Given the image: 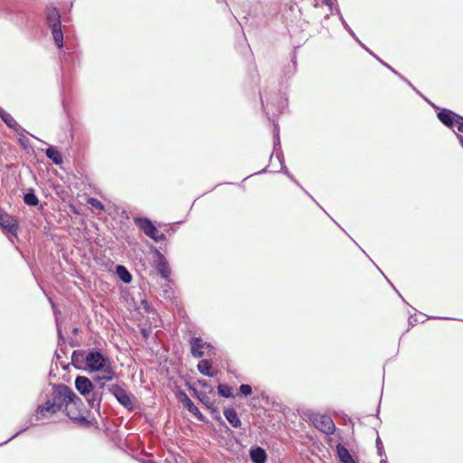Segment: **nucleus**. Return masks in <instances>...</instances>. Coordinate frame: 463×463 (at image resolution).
Returning a JSON list of instances; mask_svg holds the SVG:
<instances>
[{
	"label": "nucleus",
	"mask_w": 463,
	"mask_h": 463,
	"mask_svg": "<svg viewBox=\"0 0 463 463\" xmlns=\"http://www.w3.org/2000/svg\"><path fill=\"white\" fill-rule=\"evenodd\" d=\"M111 359L104 354L100 349L93 347L87 350L86 371L89 373H98L105 368Z\"/></svg>",
	"instance_id": "6"
},
{
	"label": "nucleus",
	"mask_w": 463,
	"mask_h": 463,
	"mask_svg": "<svg viewBox=\"0 0 463 463\" xmlns=\"http://www.w3.org/2000/svg\"><path fill=\"white\" fill-rule=\"evenodd\" d=\"M0 227L5 231V233L11 234L17 237L19 224L17 220L7 213L4 209L0 207Z\"/></svg>",
	"instance_id": "14"
},
{
	"label": "nucleus",
	"mask_w": 463,
	"mask_h": 463,
	"mask_svg": "<svg viewBox=\"0 0 463 463\" xmlns=\"http://www.w3.org/2000/svg\"><path fill=\"white\" fill-rule=\"evenodd\" d=\"M109 392L115 397L117 402L128 411H133L132 394L118 383L107 386Z\"/></svg>",
	"instance_id": "9"
},
{
	"label": "nucleus",
	"mask_w": 463,
	"mask_h": 463,
	"mask_svg": "<svg viewBox=\"0 0 463 463\" xmlns=\"http://www.w3.org/2000/svg\"><path fill=\"white\" fill-rule=\"evenodd\" d=\"M141 334L144 335V337H148V331L145 328L141 329Z\"/></svg>",
	"instance_id": "46"
},
{
	"label": "nucleus",
	"mask_w": 463,
	"mask_h": 463,
	"mask_svg": "<svg viewBox=\"0 0 463 463\" xmlns=\"http://www.w3.org/2000/svg\"><path fill=\"white\" fill-rule=\"evenodd\" d=\"M150 239H152L156 242H159V241H165L166 240V236L164 233H159L158 229H156V234L153 235V237H151Z\"/></svg>",
	"instance_id": "40"
},
{
	"label": "nucleus",
	"mask_w": 463,
	"mask_h": 463,
	"mask_svg": "<svg viewBox=\"0 0 463 463\" xmlns=\"http://www.w3.org/2000/svg\"><path fill=\"white\" fill-rule=\"evenodd\" d=\"M98 378H100L99 374L93 376L92 382L96 386V390L103 391V389L106 387L107 382L105 380H99Z\"/></svg>",
	"instance_id": "36"
},
{
	"label": "nucleus",
	"mask_w": 463,
	"mask_h": 463,
	"mask_svg": "<svg viewBox=\"0 0 463 463\" xmlns=\"http://www.w3.org/2000/svg\"><path fill=\"white\" fill-rule=\"evenodd\" d=\"M282 165H284V155L281 150V146H273V150L269 156V166L271 167V169L268 170V168L265 167L259 172H256L254 174L248 175L247 177H245L243 179V181L247 180L248 178H250V176L255 175H261V174H265L268 172H270V173L279 172L282 169Z\"/></svg>",
	"instance_id": "10"
},
{
	"label": "nucleus",
	"mask_w": 463,
	"mask_h": 463,
	"mask_svg": "<svg viewBox=\"0 0 463 463\" xmlns=\"http://www.w3.org/2000/svg\"><path fill=\"white\" fill-rule=\"evenodd\" d=\"M273 145H280V138L279 134H275L273 137Z\"/></svg>",
	"instance_id": "44"
},
{
	"label": "nucleus",
	"mask_w": 463,
	"mask_h": 463,
	"mask_svg": "<svg viewBox=\"0 0 463 463\" xmlns=\"http://www.w3.org/2000/svg\"><path fill=\"white\" fill-rule=\"evenodd\" d=\"M78 332H79V329H78L77 327H74V328L72 329V331H71V333H72L73 335H77V334H78Z\"/></svg>",
	"instance_id": "55"
},
{
	"label": "nucleus",
	"mask_w": 463,
	"mask_h": 463,
	"mask_svg": "<svg viewBox=\"0 0 463 463\" xmlns=\"http://www.w3.org/2000/svg\"><path fill=\"white\" fill-rule=\"evenodd\" d=\"M457 137L459 139L460 145H463V136L462 135H458Z\"/></svg>",
	"instance_id": "52"
},
{
	"label": "nucleus",
	"mask_w": 463,
	"mask_h": 463,
	"mask_svg": "<svg viewBox=\"0 0 463 463\" xmlns=\"http://www.w3.org/2000/svg\"><path fill=\"white\" fill-rule=\"evenodd\" d=\"M381 458H382L380 460V463H388L386 455H384L383 457H381Z\"/></svg>",
	"instance_id": "47"
},
{
	"label": "nucleus",
	"mask_w": 463,
	"mask_h": 463,
	"mask_svg": "<svg viewBox=\"0 0 463 463\" xmlns=\"http://www.w3.org/2000/svg\"><path fill=\"white\" fill-rule=\"evenodd\" d=\"M74 385L79 393L85 398L90 408L100 414L103 391L96 390L92 380L85 375H77Z\"/></svg>",
	"instance_id": "2"
},
{
	"label": "nucleus",
	"mask_w": 463,
	"mask_h": 463,
	"mask_svg": "<svg viewBox=\"0 0 463 463\" xmlns=\"http://www.w3.org/2000/svg\"><path fill=\"white\" fill-rule=\"evenodd\" d=\"M392 288H393L396 290V292L399 294V297H401V298H402V300H403L404 302H406V301L404 300V298L402 297V294H400V293L398 292V290H397L393 286H392Z\"/></svg>",
	"instance_id": "56"
},
{
	"label": "nucleus",
	"mask_w": 463,
	"mask_h": 463,
	"mask_svg": "<svg viewBox=\"0 0 463 463\" xmlns=\"http://www.w3.org/2000/svg\"><path fill=\"white\" fill-rule=\"evenodd\" d=\"M46 23L50 27L55 45L58 49L63 48V33L61 30V14L56 7H47Z\"/></svg>",
	"instance_id": "5"
},
{
	"label": "nucleus",
	"mask_w": 463,
	"mask_h": 463,
	"mask_svg": "<svg viewBox=\"0 0 463 463\" xmlns=\"http://www.w3.org/2000/svg\"><path fill=\"white\" fill-rule=\"evenodd\" d=\"M86 357H87V350H83V349L74 350L71 354V364L78 370H85L86 371V362H85Z\"/></svg>",
	"instance_id": "17"
},
{
	"label": "nucleus",
	"mask_w": 463,
	"mask_h": 463,
	"mask_svg": "<svg viewBox=\"0 0 463 463\" xmlns=\"http://www.w3.org/2000/svg\"><path fill=\"white\" fill-rule=\"evenodd\" d=\"M198 383L201 387L204 388V389H210V392L212 391V386L211 384L209 383L208 381L203 379V380H198Z\"/></svg>",
	"instance_id": "42"
},
{
	"label": "nucleus",
	"mask_w": 463,
	"mask_h": 463,
	"mask_svg": "<svg viewBox=\"0 0 463 463\" xmlns=\"http://www.w3.org/2000/svg\"><path fill=\"white\" fill-rule=\"evenodd\" d=\"M116 274L119 278V279L126 284L130 283L133 279V277L129 270L124 265L121 264L116 265Z\"/></svg>",
	"instance_id": "26"
},
{
	"label": "nucleus",
	"mask_w": 463,
	"mask_h": 463,
	"mask_svg": "<svg viewBox=\"0 0 463 463\" xmlns=\"http://www.w3.org/2000/svg\"><path fill=\"white\" fill-rule=\"evenodd\" d=\"M297 71V56L296 53H293L291 56V61L287 66H285L283 70L284 76L287 78H291Z\"/></svg>",
	"instance_id": "28"
},
{
	"label": "nucleus",
	"mask_w": 463,
	"mask_h": 463,
	"mask_svg": "<svg viewBox=\"0 0 463 463\" xmlns=\"http://www.w3.org/2000/svg\"><path fill=\"white\" fill-rule=\"evenodd\" d=\"M190 352L193 357L202 358L203 356H213L216 354L215 347L210 343L203 341L200 336H193L189 339Z\"/></svg>",
	"instance_id": "7"
},
{
	"label": "nucleus",
	"mask_w": 463,
	"mask_h": 463,
	"mask_svg": "<svg viewBox=\"0 0 463 463\" xmlns=\"http://www.w3.org/2000/svg\"><path fill=\"white\" fill-rule=\"evenodd\" d=\"M217 390H218V394L221 397L227 398V399L233 397L232 388L228 384L219 383L217 386Z\"/></svg>",
	"instance_id": "30"
},
{
	"label": "nucleus",
	"mask_w": 463,
	"mask_h": 463,
	"mask_svg": "<svg viewBox=\"0 0 463 463\" xmlns=\"http://www.w3.org/2000/svg\"><path fill=\"white\" fill-rule=\"evenodd\" d=\"M70 345H71V346H77V345H78V342H76V341H71V342H70Z\"/></svg>",
	"instance_id": "53"
},
{
	"label": "nucleus",
	"mask_w": 463,
	"mask_h": 463,
	"mask_svg": "<svg viewBox=\"0 0 463 463\" xmlns=\"http://www.w3.org/2000/svg\"><path fill=\"white\" fill-rule=\"evenodd\" d=\"M357 43H359V45H360L362 48H364L365 51H366V49H368V48H367V47H366V46H365V45H364V44L360 40H359V42H357Z\"/></svg>",
	"instance_id": "50"
},
{
	"label": "nucleus",
	"mask_w": 463,
	"mask_h": 463,
	"mask_svg": "<svg viewBox=\"0 0 463 463\" xmlns=\"http://www.w3.org/2000/svg\"><path fill=\"white\" fill-rule=\"evenodd\" d=\"M375 446H376V450H377L378 456L383 457L385 455L384 448H383V444L379 436L376 438Z\"/></svg>",
	"instance_id": "38"
},
{
	"label": "nucleus",
	"mask_w": 463,
	"mask_h": 463,
	"mask_svg": "<svg viewBox=\"0 0 463 463\" xmlns=\"http://www.w3.org/2000/svg\"><path fill=\"white\" fill-rule=\"evenodd\" d=\"M152 253L157 258L155 263V268L159 276L165 280H169L171 275V269L165 255L156 247H152Z\"/></svg>",
	"instance_id": "13"
},
{
	"label": "nucleus",
	"mask_w": 463,
	"mask_h": 463,
	"mask_svg": "<svg viewBox=\"0 0 463 463\" xmlns=\"http://www.w3.org/2000/svg\"><path fill=\"white\" fill-rule=\"evenodd\" d=\"M5 111V109H3L1 107H0V116L2 115V113Z\"/></svg>",
	"instance_id": "58"
},
{
	"label": "nucleus",
	"mask_w": 463,
	"mask_h": 463,
	"mask_svg": "<svg viewBox=\"0 0 463 463\" xmlns=\"http://www.w3.org/2000/svg\"><path fill=\"white\" fill-rule=\"evenodd\" d=\"M71 364V363L65 364V363L61 362V366L63 370H68Z\"/></svg>",
	"instance_id": "45"
},
{
	"label": "nucleus",
	"mask_w": 463,
	"mask_h": 463,
	"mask_svg": "<svg viewBox=\"0 0 463 463\" xmlns=\"http://www.w3.org/2000/svg\"><path fill=\"white\" fill-rule=\"evenodd\" d=\"M211 410V413L213 414V418L215 420H217L221 425H222L223 427H225V429L227 430V431H230V432H232V430H231L229 429V427L226 425L225 421L222 420L221 414H220V411L218 410V408L214 407L213 404H212V408H209Z\"/></svg>",
	"instance_id": "34"
},
{
	"label": "nucleus",
	"mask_w": 463,
	"mask_h": 463,
	"mask_svg": "<svg viewBox=\"0 0 463 463\" xmlns=\"http://www.w3.org/2000/svg\"><path fill=\"white\" fill-rule=\"evenodd\" d=\"M424 321L425 320L419 321L418 318L416 317V313L410 314V317L408 319V323H409L410 326H414L417 323H419V322L423 323Z\"/></svg>",
	"instance_id": "41"
},
{
	"label": "nucleus",
	"mask_w": 463,
	"mask_h": 463,
	"mask_svg": "<svg viewBox=\"0 0 463 463\" xmlns=\"http://www.w3.org/2000/svg\"><path fill=\"white\" fill-rule=\"evenodd\" d=\"M328 17H329V14L325 15V19H328Z\"/></svg>",
	"instance_id": "60"
},
{
	"label": "nucleus",
	"mask_w": 463,
	"mask_h": 463,
	"mask_svg": "<svg viewBox=\"0 0 463 463\" xmlns=\"http://www.w3.org/2000/svg\"><path fill=\"white\" fill-rule=\"evenodd\" d=\"M61 132L62 133L59 135L58 142L61 144H70L73 141L72 129L70 124H67Z\"/></svg>",
	"instance_id": "27"
},
{
	"label": "nucleus",
	"mask_w": 463,
	"mask_h": 463,
	"mask_svg": "<svg viewBox=\"0 0 463 463\" xmlns=\"http://www.w3.org/2000/svg\"><path fill=\"white\" fill-rule=\"evenodd\" d=\"M24 203L28 206H37L40 203L36 194L35 190L33 188H27L25 190V193L23 196Z\"/></svg>",
	"instance_id": "24"
},
{
	"label": "nucleus",
	"mask_w": 463,
	"mask_h": 463,
	"mask_svg": "<svg viewBox=\"0 0 463 463\" xmlns=\"http://www.w3.org/2000/svg\"><path fill=\"white\" fill-rule=\"evenodd\" d=\"M73 396L74 397H70L68 400V403H66L63 411L75 424L80 427L90 428L93 425V422H96V420L89 419L90 411L87 409L83 401L74 392Z\"/></svg>",
	"instance_id": "3"
},
{
	"label": "nucleus",
	"mask_w": 463,
	"mask_h": 463,
	"mask_svg": "<svg viewBox=\"0 0 463 463\" xmlns=\"http://www.w3.org/2000/svg\"><path fill=\"white\" fill-rule=\"evenodd\" d=\"M50 302H51L52 307H54V303L51 299H50Z\"/></svg>",
	"instance_id": "59"
},
{
	"label": "nucleus",
	"mask_w": 463,
	"mask_h": 463,
	"mask_svg": "<svg viewBox=\"0 0 463 463\" xmlns=\"http://www.w3.org/2000/svg\"><path fill=\"white\" fill-rule=\"evenodd\" d=\"M280 172L285 174L293 183H295L307 195H308L321 208V206L316 202L314 197L298 183V181L294 177V175L289 173L286 165H282V169L280 170Z\"/></svg>",
	"instance_id": "29"
},
{
	"label": "nucleus",
	"mask_w": 463,
	"mask_h": 463,
	"mask_svg": "<svg viewBox=\"0 0 463 463\" xmlns=\"http://www.w3.org/2000/svg\"><path fill=\"white\" fill-rule=\"evenodd\" d=\"M2 120L11 128H13L19 135L20 145H27L28 138L23 134L24 131L23 128L16 122V120L5 110L0 116Z\"/></svg>",
	"instance_id": "16"
},
{
	"label": "nucleus",
	"mask_w": 463,
	"mask_h": 463,
	"mask_svg": "<svg viewBox=\"0 0 463 463\" xmlns=\"http://www.w3.org/2000/svg\"><path fill=\"white\" fill-rule=\"evenodd\" d=\"M408 85H410L415 91L416 93H419V90H417L412 85L411 83L407 80V81H405Z\"/></svg>",
	"instance_id": "51"
},
{
	"label": "nucleus",
	"mask_w": 463,
	"mask_h": 463,
	"mask_svg": "<svg viewBox=\"0 0 463 463\" xmlns=\"http://www.w3.org/2000/svg\"><path fill=\"white\" fill-rule=\"evenodd\" d=\"M197 370L207 377H214L216 375V371L213 368V363L209 359L200 360L197 364Z\"/></svg>",
	"instance_id": "20"
},
{
	"label": "nucleus",
	"mask_w": 463,
	"mask_h": 463,
	"mask_svg": "<svg viewBox=\"0 0 463 463\" xmlns=\"http://www.w3.org/2000/svg\"><path fill=\"white\" fill-rule=\"evenodd\" d=\"M112 360L106 364L105 368L99 371L98 373H100V378H98L99 380H105L106 382H111L118 378V374L116 371L114 370Z\"/></svg>",
	"instance_id": "23"
},
{
	"label": "nucleus",
	"mask_w": 463,
	"mask_h": 463,
	"mask_svg": "<svg viewBox=\"0 0 463 463\" xmlns=\"http://www.w3.org/2000/svg\"><path fill=\"white\" fill-rule=\"evenodd\" d=\"M366 52L372 55L374 59H376L380 63H382L383 66H385L387 69H389L392 73L397 75L400 79H402L403 81H407V79L404 78L401 73H399L395 69H393L392 66H390L388 63L383 61L380 57H378L373 52H372L370 49H366Z\"/></svg>",
	"instance_id": "31"
},
{
	"label": "nucleus",
	"mask_w": 463,
	"mask_h": 463,
	"mask_svg": "<svg viewBox=\"0 0 463 463\" xmlns=\"http://www.w3.org/2000/svg\"><path fill=\"white\" fill-rule=\"evenodd\" d=\"M336 14H338L339 16V19L341 21V24L343 25V27L346 30V32L356 41V42H359V38L356 36V34L354 33V32L352 30V28L349 26V24L346 23V21L345 20V18L343 17L341 12H340V9L339 8H336Z\"/></svg>",
	"instance_id": "33"
},
{
	"label": "nucleus",
	"mask_w": 463,
	"mask_h": 463,
	"mask_svg": "<svg viewBox=\"0 0 463 463\" xmlns=\"http://www.w3.org/2000/svg\"><path fill=\"white\" fill-rule=\"evenodd\" d=\"M314 426L325 434L331 435L335 430V423L328 415L315 413L310 417Z\"/></svg>",
	"instance_id": "11"
},
{
	"label": "nucleus",
	"mask_w": 463,
	"mask_h": 463,
	"mask_svg": "<svg viewBox=\"0 0 463 463\" xmlns=\"http://www.w3.org/2000/svg\"><path fill=\"white\" fill-rule=\"evenodd\" d=\"M429 319H447L448 317H428Z\"/></svg>",
	"instance_id": "48"
},
{
	"label": "nucleus",
	"mask_w": 463,
	"mask_h": 463,
	"mask_svg": "<svg viewBox=\"0 0 463 463\" xmlns=\"http://www.w3.org/2000/svg\"><path fill=\"white\" fill-rule=\"evenodd\" d=\"M24 147L27 150V153H29V152H30V150H33V146H24Z\"/></svg>",
	"instance_id": "54"
},
{
	"label": "nucleus",
	"mask_w": 463,
	"mask_h": 463,
	"mask_svg": "<svg viewBox=\"0 0 463 463\" xmlns=\"http://www.w3.org/2000/svg\"><path fill=\"white\" fill-rule=\"evenodd\" d=\"M57 336H58V346L60 348V351L62 352L64 354H67L66 340L63 335L61 327L58 323H57Z\"/></svg>",
	"instance_id": "32"
},
{
	"label": "nucleus",
	"mask_w": 463,
	"mask_h": 463,
	"mask_svg": "<svg viewBox=\"0 0 463 463\" xmlns=\"http://www.w3.org/2000/svg\"><path fill=\"white\" fill-rule=\"evenodd\" d=\"M239 390L240 392L245 397L250 396L252 393L251 386L247 383L241 384Z\"/></svg>",
	"instance_id": "37"
},
{
	"label": "nucleus",
	"mask_w": 463,
	"mask_h": 463,
	"mask_svg": "<svg viewBox=\"0 0 463 463\" xmlns=\"http://www.w3.org/2000/svg\"><path fill=\"white\" fill-rule=\"evenodd\" d=\"M34 426V424L31 421V420H28L25 427L23 428L22 430H18L17 432H15L11 438H9L8 439L3 441L0 443V446H3L6 443H8L9 441H11L12 439H14V438L18 437L20 434H22L23 432H24L25 430H27L29 428Z\"/></svg>",
	"instance_id": "35"
},
{
	"label": "nucleus",
	"mask_w": 463,
	"mask_h": 463,
	"mask_svg": "<svg viewBox=\"0 0 463 463\" xmlns=\"http://www.w3.org/2000/svg\"><path fill=\"white\" fill-rule=\"evenodd\" d=\"M46 156L56 165L63 163L61 153L58 150V146H47L44 150Z\"/></svg>",
	"instance_id": "22"
},
{
	"label": "nucleus",
	"mask_w": 463,
	"mask_h": 463,
	"mask_svg": "<svg viewBox=\"0 0 463 463\" xmlns=\"http://www.w3.org/2000/svg\"><path fill=\"white\" fill-rule=\"evenodd\" d=\"M249 456L252 463H266L268 458L266 450L258 445L250 447Z\"/></svg>",
	"instance_id": "18"
},
{
	"label": "nucleus",
	"mask_w": 463,
	"mask_h": 463,
	"mask_svg": "<svg viewBox=\"0 0 463 463\" xmlns=\"http://www.w3.org/2000/svg\"><path fill=\"white\" fill-rule=\"evenodd\" d=\"M223 415L225 419L228 420V422L233 427V428H240L241 426V420L238 415V412L234 408L228 407L224 408L223 410Z\"/></svg>",
	"instance_id": "21"
},
{
	"label": "nucleus",
	"mask_w": 463,
	"mask_h": 463,
	"mask_svg": "<svg viewBox=\"0 0 463 463\" xmlns=\"http://www.w3.org/2000/svg\"><path fill=\"white\" fill-rule=\"evenodd\" d=\"M41 395L45 397L44 402L35 409V418L37 420L46 419L64 410L70 397H74L71 387L64 383H49L43 389Z\"/></svg>",
	"instance_id": "1"
},
{
	"label": "nucleus",
	"mask_w": 463,
	"mask_h": 463,
	"mask_svg": "<svg viewBox=\"0 0 463 463\" xmlns=\"http://www.w3.org/2000/svg\"><path fill=\"white\" fill-rule=\"evenodd\" d=\"M325 2L329 6L330 10L332 11L333 6H332V3L330 2V0H325Z\"/></svg>",
	"instance_id": "49"
},
{
	"label": "nucleus",
	"mask_w": 463,
	"mask_h": 463,
	"mask_svg": "<svg viewBox=\"0 0 463 463\" xmlns=\"http://www.w3.org/2000/svg\"><path fill=\"white\" fill-rule=\"evenodd\" d=\"M176 398L183 404V406L199 421L205 422V416L200 411V410L196 407V405L192 402V400L188 397L183 390H178L176 392Z\"/></svg>",
	"instance_id": "12"
},
{
	"label": "nucleus",
	"mask_w": 463,
	"mask_h": 463,
	"mask_svg": "<svg viewBox=\"0 0 463 463\" xmlns=\"http://www.w3.org/2000/svg\"><path fill=\"white\" fill-rule=\"evenodd\" d=\"M62 355H65L62 352L60 351V348L58 347L55 351L54 357L57 361H60L62 358Z\"/></svg>",
	"instance_id": "43"
},
{
	"label": "nucleus",
	"mask_w": 463,
	"mask_h": 463,
	"mask_svg": "<svg viewBox=\"0 0 463 463\" xmlns=\"http://www.w3.org/2000/svg\"><path fill=\"white\" fill-rule=\"evenodd\" d=\"M260 100L268 119L275 124L278 115L287 107V99L282 97L280 93L273 92L269 95L267 93L264 96L260 95Z\"/></svg>",
	"instance_id": "4"
},
{
	"label": "nucleus",
	"mask_w": 463,
	"mask_h": 463,
	"mask_svg": "<svg viewBox=\"0 0 463 463\" xmlns=\"http://www.w3.org/2000/svg\"><path fill=\"white\" fill-rule=\"evenodd\" d=\"M189 391L192 392L193 396L198 399L206 408H212V402L210 401V397L203 392L198 391L192 385H188Z\"/></svg>",
	"instance_id": "25"
},
{
	"label": "nucleus",
	"mask_w": 463,
	"mask_h": 463,
	"mask_svg": "<svg viewBox=\"0 0 463 463\" xmlns=\"http://www.w3.org/2000/svg\"><path fill=\"white\" fill-rule=\"evenodd\" d=\"M88 203L97 210H104V204L96 198H90Z\"/></svg>",
	"instance_id": "39"
},
{
	"label": "nucleus",
	"mask_w": 463,
	"mask_h": 463,
	"mask_svg": "<svg viewBox=\"0 0 463 463\" xmlns=\"http://www.w3.org/2000/svg\"><path fill=\"white\" fill-rule=\"evenodd\" d=\"M135 225L142 231L148 238L153 237L156 232V226L151 219L146 216H135L133 218Z\"/></svg>",
	"instance_id": "15"
},
{
	"label": "nucleus",
	"mask_w": 463,
	"mask_h": 463,
	"mask_svg": "<svg viewBox=\"0 0 463 463\" xmlns=\"http://www.w3.org/2000/svg\"><path fill=\"white\" fill-rule=\"evenodd\" d=\"M434 109H439L437 117L439 120L446 127L453 129L457 127L458 130L463 133V117L448 109H439L432 105Z\"/></svg>",
	"instance_id": "8"
},
{
	"label": "nucleus",
	"mask_w": 463,
	"mask_h": 463,
	"mask_svg": "<svg viewBox=\"0 0 463 463\" xmlns=\"http://www.w3.org/2000/svg\"><path fill=\"white\" fill-rule=\"evenodd\" d=\"M379 409H380V404L378 405V409H377V412H376V417H378V415H379V413H380Z\"/></svg>",
	"instance_id": "57"
},
{
	"label": "nucleus",
	"mask_w": 463,
	"mask_h": 463,
	"mask_svg": "<svg viewBox=\"0 0 463 463\" xmlns=\"http://www.w3.org/2000/svg\"><path fill=\"white\" fill-rule=\"evenodd\" d=\"M336 456L340 463H358L350 451L341 443L335 446Z\"/></svg>",
	"instance_id": "19"
}]
</instances>
